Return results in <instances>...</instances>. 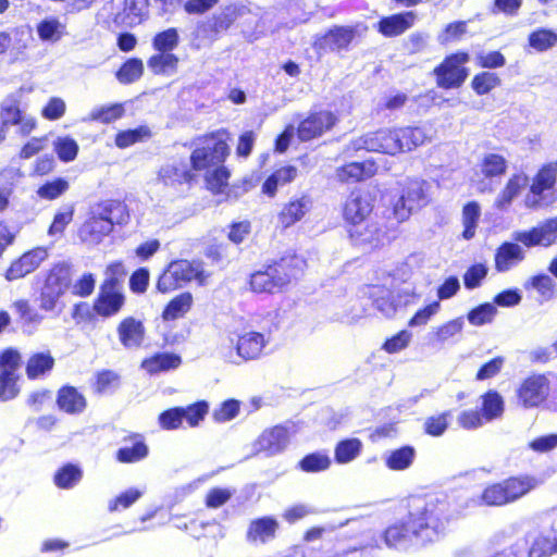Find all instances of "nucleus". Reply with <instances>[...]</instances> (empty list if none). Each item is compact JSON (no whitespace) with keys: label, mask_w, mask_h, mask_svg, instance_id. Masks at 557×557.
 Listing matches in <instances>:
<instances>
[{"label":"nucleus","mask_w":557,"mask_h":557,"mask_svg":"<svg viewBox=\"0 0 557 557\" xmlns=\"http://www.w3.org/2000/svg\"><path fill=\"white\" fill-rule=\"evenodd\" d=\"M446 504L438 500L417 499L407 521L391 524L383 533L388 548L405 550L413 539L421 544L435 542L445 530Z\"/></svg>","instance_id":"obj_1"},{"label":"nucleus","mask_w":557,"mask_h":557,"mask_svg":"<svg viewBox=\"0 0 557 557\" xmlns=\"http://www.w3.org/2000/svg\"><path fill=\"white\" fill-rule=\"evenodd\" d=\"M126 207L117 201H108L95 207L90 216L83 223L78 236L89 246L100 244L108 236L115 224H126L128 221Z\"/></svg>","instance_id":"obj_2"},{"label":"nucleus","mask_w":557,"mask_h":557,"mask_svg":"<svg viewBox=\"0 0 557 557\" xmlns=\"http://www.w3.org/2000/svg\"><path fill=\"white\" fill-rule=\"evenodd\" d=\"M306 262L293 256L282 258L278 262L256 271L250 276V288L255 293H275L297 278L304 271Z\"/></svg>","instance_id":"obj_3"},{"label":"nucleus","mask_w":557,"mask_h":557,"mask_svg":"<svg viewBox=\"0 0 557 557\" xmlns=\"http://www.w3.org/2000/svg\"><path fill=\"white\" fill-rule=\"evenodd\" d=\"M228 140L230 134L224 129L200 138L190 156L193 170L207 172L212 168L223 164L230 152Z\"/></svg>","instance_id":"obj_4"},{"label":"nucleus","mask_w":557,"mask_h":557,"mask_svg":"<svg viewBox=\"0 0 557 557\" xmlns=\"http://www.w3.org/2000/svg\"><path fill=\"white\" fill-rule=\"evenodd\" d=\"M207 277L208 274L205 272L201 262L176 260L172 261L160 275L157 288L161 293H168L191 281L202 285L206 283Z\"/></svg>","instance_id":"obj_5"},{"label":"nucleus","mask_w":557,"mask_h":557,"mask_svg":"<svg viewBox=\"0 0 557 557\" xmlns=\"http://www.w3.org/2000/svg\"><path fill=\"white\" fill-rule=\"evenodd\" d=\"M552 373H533L523 379L515 391L517 406L522 409H535L542 407L549 394L552 387Z\"/></svg>","instance_id":"obj_6"},{"label":"nucleus","mask_w":557,"mask_h":557,"mask_svg":"<svg viewBox=\"0 0 557 557\" xmlns=\"http://www.w3.org/2000/svg\"><path fill=\"white\" fill-rule=\"evenodd\" d=\"M71 283V273L67 265L59 263L53 265L45 275L44 285L39 295V307L46 312L57 309L60 298Z\"/></svg>","instance_id":"obj_7"},{"label":"nucleus","mask_w":557,"mask_h":557,"mask_svg":"<svg viewBox=\"0 0 557 557\" xmlns=\"http://www.w3.org/2000/svg\"><path fill=\"white\" fill-rule=\"evenodd\" d=\"M430 202L429 184L425 181L410 180L405 183L401 195L394 205V214L399 222Z\"/></svg>","instance_id":"obj_8"},{"label":"nucleus","mask_w":557,"mask_h":557,"mask_svg":"<svg viewBox=\"0 0 557 557\" xmlns=\"http://www.w3.org/2000/svg\"><path fill=\"white\" fill-rule=\"evenodd\" d=\"M398 144L399 138L396 127L381 128L352 139L347 149L351 151L367 150L396 156L400 153V146Z\"/></svg>","instance_id":"obj_9"},{"label":"nucleus","mask_w":557,"mask_h":557,"mask_svg":"<svg viewBox=\"0 0 557 557\" xmlns=\"http://www.w3.org/2000/svg\"><path fill=\"white\" fill-rule=\"evenodd\" d=\"M557 180V161L543 165L533 177L530 191L524 198L527 208L536 209L548 205L546 193L550 191Z\"/></svg>","instance_id":"obj_10"},{"label":"nucleus","mask_w":557,"mask_h":557,"mask_svg":"<svg viewBox=\"0 0 557 557\" xmlns=\"http://www.w3.org/2000/svg\"><path fill=\"white\" fill-rule=\"evenodd\" d=\"M468 61L469 55L465 52H458L447 57L434 70L437 85L445 89L461 86L468 76V71L465 67Z\"/></svg>","instance_id":"obj_11"},{"label":"nucleus","mask_w":557,"mask_h":557,"mask_svg":"<svg viewBox=\"0 0 557 557\" xmlns=\"http://www.w3.org/2000/svg\"><path fill=\"white\" fill-rule=\"evenodd\" d=\"M269 342L270 336L264 333L255 331L244 332L238 336L236 354L230 350L227 354H223L224 359L231 363H238L236 358L244 361L258 359Z\"/></svg>","instance_id":"obj_12"},{"label":"nucleus","mask_w":557,"mask_h":557,"mask_svg":"<svg viewBox=\"0 0 557 557\" xmlns=\"http://www.w3.org/2000/svg\"><path fill=\"white\" fill-rule=\"evenodd\" d=\"M290 435L289 429L284 425L265 429L252 443L253 454L268 457L278 455L287 448Z\"/></svg>","instance_id":"obj_13"},{"label":"nucleus","mask_w":557,"mask_h":557,"mask_svg":"<svg viewBox=\"0 0 557 557\" xmlns=\"http://www.w3.org/2000/svg\"><path fill=\"white\" fill-rule=\"evenodd\" d=\"M124 305V295L121 293L114 280H107L100 287L99 295L95 301V311L102 317L116 314Z\"/></svg>","instance_id":"obj_14"},{"label":"nucleus","mask_w":557,"mask_h":557,"mask_svg":"<svg viewBox=\"0 0 557 557\" xmlns=\"http://www.w3.org/2000/svg\"><path fill=\"white\" fill-rule=\"evenodd\" d=\"M49 252L46 247H37L14 260L7 270L5 278L15 281L34 272L48 258Z\"/></svg>","instance_id":"obj_15"},{"label":"nucleus","mask_w":557,"mask_h":557,"mask_svg":"<svg viewBox=\"0 0 557 557\" xmlns=\"http://www.w3.org/2000/svg\"><path fill=\"white\" fill-rule=\"evenodd\" d=\"M336 122L337 117L330 111L311 113L300 122L297 129L298 137L302 141L311 140L331 129Z\"/></svg>","instance_id":"obj_16"},{"label":"nucleus","mask_w":557,"mask_h":557,"mask_svg":"<svg viewBox=\"0 0 557 557\" xmlns=\"http://www.w3.org/2000/svg\"><path fill=\"white\" fill-rule=\"evenodd\" d=\"M372 211V203L369 195L360 190H354L348 196L344 206V219L352 226L363 223Z\"/></svg>","instance_id":"obj_17"},{"label":"nucleus","mask_w":557,"mask_h":557,"mask_svg":"<svg viewBox=\"0 0 557 557\" xmlns=\"http://www.w3.org/2000/svg\"><path fill=\"white\" fill-rule=\"evenodd\" d=\"M525 259L524 249L517 243L505 242L495 252V269L499 273L509 272Z\"/></svg>","instance_id":"obj_18"},{"label":"nucleus","mask_w":557,"mask_h":557,"mask_svg":"<svg viewBox=\"0 0 557 557\" xmlns=\"http://www.w3.org/2000/svg\"><path fill=\"white\" fill-rule=\"evenodd\" d=\"M278 522L272 517L253 519L248 524L246 541L251 545H263L272 541L277 532Z\"/></svg>","instance_id":"obj_19"},{"label":"nucleus","mask_w":557,"mask_h":557,"mask_svg":"<svg viewBox=\"0 0 557 557\" xmlns=\"http://www.w3.org/2000/svg\"><path fill=\"white\" fill-rule=\"evenodd\" d=\"M117 335L125 348H138L145 339V326L140 320L127 317L120 322Z\"/></svg>","instance_id":"obj_20"},{"label":"nucleus","mask_w":557,"mask_h":557,"mask_svg":"<svg viewBox=\"0 0 557 557\" xmlns=\"http://www.w3.org/2000/svg\"><path fill=\"white\" fill-rule=\"evenodd\" d=\"M312 206L311 198L302 195L297 198H292L285 203L278 213V223L283 227H289L300 221Z\"/></svg>","instance_id":"obj_21"},{"label":"nucleus","mask_w":557,"mask_h":557,"mask_svg":"<svg viewBox=\"0 0 557 557\" xmlns=\"http://www.w3.org/2000/svg\"><path fill=\"white\" fill-rule=\"evenodd\" d=\"M349 237L357 246L376 247L382 243L383 233L377 224L367 219L363 223L355 224L348 228Z\"/></svg>","instance_id":"obj_22"},{"label":"nucleus","mask_w":557,"mask_h":557,"mask_svg":"<svg viewBox=\"0 0 557 557\" xmlns=\"http://www.w3.org/2000/svg\"><path fill=\"white\" fill-rule=\"evenodd\" d=\"M399 138L400 153L414 150L417 147L431 140V127L426 126H404L396 127Z\"/></svg>","instance_id":"obj_23"},{"label":"nucleus","mask_w":557,"mask_h":557,"mask_svg":"<svg viewBox=\"0 0 557 557\" xmlns=\"http://www.w3.org/2000/svg\"><path fill=\"white\" fill-rule=\"evenodd\" d=\"M416 21L413 12H404L383 17L377 23V30L385 37H396L411 28Z\"/></svg>","instance_id":"obj_24"},{"label":"nucleus","mask_w":557,"mask_h":557,"mask_svg":"<svg viewBox=\"0 0 557 557\" xmlns=\"http://www.w3.org/2000/svg\"><path fill=\"white\" fill-rule=\"evenodd\" d=\"M528 183L529 177L525 173L512 174L496 197L495 207L499 210H506L512 200L527 187Z\"/></svg>","instance_id":"obj_25"},{"label":"nucleus","mask_w":557,"mask_h":557,"mask_svg":"<svg viewBox=\"0 0 557 557\" xmlns=\"http://www.w3.org/2000/svg\"><path fill=\"white\" fill-rule=\"evenodd\" d=\"M527 290H534L537 294L539 302H547L557 297V285L554 278L547 274L531 276L523 284Z\"/></svg>","instance_id":"obj_26"},{"label":"nucleus","mask_w":557,"mask_h":557,"mask_svg":"<svg viewBox=\"0 0 557 557\" xmlns=\"http://www.w3.org/2000/svg\"><path fill=\"white\" fill-rule=\"evenodd\" d=\"M376 166L373 162H351L336 170V177L342 183H355L373 176Z\"/></svg>","instance_id":"obj_27"},{"label":"nucleus","mask_w":557,"mask_h":557,"mask_svg":"<svg viewBox=\"0 0 557 557\" xmlns=\"http://www.w3.org/2000/svg\"><path fill=\"white\" fill-rule=\"evenodd\" d=\"M508 502L513 503L535 490L541 481L532 475L511 476L504 480Z\"/></svg>","instance_id":"obj_28"},{"label":"nucleus","mask_w":557,"mask_h":557,"mask_svg":"<svg viewBox=\"0 0 557 557\" xmlns=\"http://www.w3.org/2000/svg\"><path fill=\"white\" fill-rule=\"evenodd\" d=\"M57 404L61 410L70 414H77L85 410L86 398L73 386H64L59 389Z\"/></svg>","instance_id":"obj_29"},{"label":"nucleus","mask_w":557,"mask_h":557,"mask_svg":"<svg viewBox=\"0 0 557 557\" xmlns=\"http://www.w3.org/2000/svg\"><path fill=\"white\" fill-rule=\"evenodd\" d=\"M159 177L165 185H175L191 181L193 173L186 162L172 161L160 169Z\"/></svg>","instance_id":"obj_30"},{"label":"nucleus","mask_w":557,"mask_h":557,"mask_svg":"<svg viewBox=\"0 0 557 557\" xmlns=\"http://www.w3.org/2000/svg\"><path fill=\"white\" fill-rule=\"evenodd\" d=\"M355 38V29L352 27L336 26L331 28L321 39L320 46L329 48L332 51H339L348 48Z\"/></svg>","instance_id":"obj_31"},{"label":"nucleus","mask_w":557,"mask_h":557,"mask_svg":"<svg viewBox=\"0 0 557 557\" xmlns=\"http://www.w3.org/2000/svg\"><path fill=\"white\" fill-rule=\"evenodd\" d=\"M507 168V159L496 152L483 154L479 163L480 174L490 181L499 180L506 173Z\"/></svg>","instance_id":"obj_32"},{"label":"nucleus","mask_w":557,"mask_h":557,"mask_svg":"<svg viewBox=\"0 0 557 557\" xmlns=\"http://www.w3.org/2000/svg\"><path fill=\"white\" fill-rule=\"evenodd\" d=\"M36 32L41 41L55 44L66 34V25L55 16H48L37 24Z\"/></svg>","instance_id":"obj_33"},{"label":"nucleus","mask_w":557,"mask_h":557,"mask_svg":"<svg viewBox=\"0 0 557 557\" xmlns=\"http://www.w3.org/2000/svg\"><path fill=\"white\" fill-rule=\"evenodd\" d=\"M368 295L373 305L385 317H392L396 312L392 292L383 286L374 285L368 287Z\"/></svg>","instance_id":"obj_34"},{"label":"nucleus","mask_w":557,"mask_h":557,"mask_svg":"<svg viewBox=\"0 0 557 557\" xmlns=\"http://www.w3.org/2000/svg\"><path fill=\"white\" fill-rule=\"evenodd\" d=\"M481 218V206L476 201L466 203L461 212L463 226L462 238L470 240L475 236L476 227Z\"/></svg>","instance_id":"obj_35"},{"label":"nucleus","mask_w":557,"mask_h":557,"mask_svg":"<svg viewBox=\"0 0 557 557\" xmlns=\"http://www.w3.org/2000/svg\"><path fill=\"white\" fill-rule=\"evenodd\" d=\"M182 360L174 354H157L151 358L145 359L141 363L143 369L148 373L154 374L161 371H168L178 368Z\"/></svg>","instance_id":"obj_36"},{"label":"nucleus","mask_w":557,"mask_h":557,"mask_svg":"<svg viewBox=\"0 0 557 557\" xmlns=\"http://www.w3.org/2000/svg\"><path fill=\"white\" fill-rule=\"evenodd\" d=\"M416 459V450L411 446H404L392 450L385 457V465L394 471H404L411 467Z\"/></svg>","instance_id":"obj_37"},{"label":"nucleus","mask_w":557,"mask_h":557,"mask_svg":"<svg viewBox=\"0 0 557 557\" xmlns=\"http://www.w3.org/2000/svg\"><path fill=\"white\" fill-rule=\"evenodd\" d=\"M53 364L54 359L49 351L34 354L27 361L26 375L30 380L38 379L50 372Z\"/></svg>","instance_id":"obj_38"},{"label":"nucleus","mask_w":557,"mask_h":557,"mask_svg":"<svg viewBox=\"0 0 557 557\" xmlns=\"http://www.w3.org/2000/svg\"><path fill=\"white\" fill-rule=\"evenodd\" d=\"M124 107L120 103L95 107L83 122H100L103 124L112 123L124 115Z\"/></svg>","instance_id":"obj_39"},{"label":"nucleus","mask_w":557,"mask_h":557,"mask_svg":"<svg viewBox=\"0 0 557 557\" xmlns=\"http://www.w3.org/2000/svg\"><path fill=\"white\" fill-rule=\"evenodd\" d=\"M178 58L173 53L160 52L147 61L148 69L157 75H172L176 72Z\"/></svg>","instance_id":"obj_40"},{"label":"nucleus","mask_w":557,"mask_h":557,"mask_svg":"<svg viewBox=\"0 0 557 557\" xmlns=\"http://www.w3.org/2000/svg\"><path fill=\"white\" fill-rule=\"evenodd\" d=\"M363 444L359 438H347L338 442L334 449L335 461L345 465L354 461L361 454Z\"/></svg>","instance_id":"obj_41"},{"label":"nucleus","mask_w":557,"mask_h":557,"mask_svg":"<svg viewBox=\"0 0 557 557\" xmlns=\"http://www.w3.org/2000/svg\"><path fill=\"white\" fill-rule=\"evenodd\" d=\"M151 137L148 126L141 125L134 129L119 132L115 136V145L121 149L128 148L137 143H143Z\"/></svg>","instance_id":"obj_42"},{"label":"nucleus","mask_w":557,"mask_h":557,"mask_svg":"<svg viewBox=\"0 0 557 557\" xmlns=\"http://www.w3.org/2000/svg\"><path fill=\"white\" fill-rule=\"evenodd\" d=\"M193 304V296L189 293H183L172 299L165 307L162 317L166 321L175 320L187 313Z\"/></svg>","instance_id":"obj_43"},{"label":"nucleus","mask_w":557,"mask_h":557,"mask_svg":"<svg viewBox=\"0 0 557 557\" xmlns=\"http://www.w3.org/2000/svg\"><path fill=\"white\" fill-rule=\"evenodd\" d=\"M557 45V33L539 28L529 35V46L537 52H544Z\"/></svg>","instance_id":"obj_44"},{"label":"nucleus","mask_w":557,"mask_h":557,"mask_svg":"<svg viewBox=\"0 0 557 557\" xmlns=\"http://www.w3.org/2000/svg\"><path fill=\"white\" fill-rule=\"evenodd\" d=\"M148 455L147 445L139 438H135L131 445H124L116 453L120 462H137Z\"/></svg>","instance_id":"obj_45"},{"label":"nucleus","mask_w":557,"mask_h":557,"mask_svg":"<svg viewBox=\"0 0 557 557\" xmlns=\"http://www.w3.org/2000/svg\"><path fill=\"white\" fill-rule=\"evenodd\" d=\"M350 519L339 521H326L321 525H315L306 531L304 541L306 543H315L322 541L327 534L335 532L337 529L343 528L349 523Z\"/></svg>","instance_id":"obj_46"},{"label":"nucleus","mask_w":557,"mask_h":557,"mask_svg":"<svg viewBox=\"0 0 557 557\" xmlns=\"http://www.w3.org/2000/svg\"><path fill=\"white\" fill-rule=\"evenodd\" d=\"M482 414L486 421H491L503 414L504 400L497 392L490 391L482 396Z\"/></svg>","instance_id":"obj_47"},{"label":"nucleus","mask_w":557,"mask_h":557,"mask_svg":"<svg viewBox=\"0 0 557 557\" xmlns=\"http://www.w3.org/2000/svg\"><path fill=\"white\" fill-rule=\"evenodd\" d=\"M143 71L144 64L141 60L129 59L116 72V78L121 84H131L140 78Z\"/></svg>","instance_id":"obj_48"},{"label":"nucleus","mask_w":557,"mask_h":557,"mask_svg":"<svg viewBox=\"0 0 557 557\" xmlns=\"http://www.w3.org/2000/svg\"><path fill=\"white\" fill-rule=\"evenodd\" d=\"M22 115L16 96H9L1 102V124L4 128L9 124L17 125Z\"/></svg>","instance_id":"obj_49"},{"label":"nucleus","mask_w":557,"mask_h":557,"mask_svg":"<svg viewBox=\"0 0 557 557\" xmlns=\"http://www.w3.org/2000/svg\"><path fill=\"white\" fill-rule=\"evenodd\" d=\"M14 34L15 40L10 49L11 61H25L27 59V49L32 41V36L22 28H16Z\"/></svg>","instance_id":"obj_50"},{"label":"nucleus","mask_w":557,"mask_h":557,"mask_svg":"<svg viewBox=\"0 0 557 557\" xmlns=\"http://www.w3.org/2000/svg\"><path fill=\"white\" fill-rule=\"evenodd\" d=\"M331 466V458L325 453H312L305 456L299 467L305 472H320L329 469Z\"/></svg>","instance_id":"obj_51"},{"label":"nucleus","mask_w":557,"mask_h":557,"mask_svg":"<svg viewBox=\"0 0 557 557\" xmlns=\"http://www.w3.org/2000/svg\"><path fill=\"white\" fill-rule=\"evenodd\" d=\"M481 499L483 504L487 506H503L509 504L504 481L485 487Z\"/></svg>","instance_id":"obj_52"},{"label":"nucleus","mask_w":557,"mask_h":557,"mask_svg":"<svg viewBox=\"0 0 557 557\" xmlns=\"http://www.w3.org/2000/svg\"><path fill=\"white\" fill-rule=\"evenodd\" d=\"M53 148L59 159L63 162L73 161L78 152V145L75 139L69 136H60L53 141Z\"/></svg>","instance_id":"obj_53"},{"label":"nucleus","mask_w":557,"mask_h":557,"mask_svg":"<svg viewBox=\"0 0 557 557\" xmlns=\"http://www.w3.org/2000/svg\"><path fill=\"white\" fill-rule=\"evenodd\" d=\"M557 553V536H537L530 549L529 557H550Z\"/></svg>","instance_id":"obj_54"},{"label":"nucleus","mask_w":557,"mask_h":557,"mask_svg":"<svg viewBox=\"0 0 557 557\" xmlns=\"http://www.w3.org/2000/svg\"><path fill=\"white\" fill-rule=\"evenodd\" d=\"M145 493V490L131 487L125 492L119 494L115 498L111 499L108 504L109 511H117L121 509H127L134 503H136Z\"/></svg>","instance_id":"obj_55"},{"label":"nucleus","mask_w":557,"mask_h":557,"mask_svg":"<svg viewBox=\"0 0 557 557\" xmlns=\"http://www.w3.org/2000/svg\"><path fill=\"white\" fill-rule=\"evenodd\" d=\"M236 490L233 487H213L208 491L205 497V505L210 509H218L226 504Z\"/></svg>","instance_id":"obj_56"},{"label":"nucleus","mask_w":557,"mask_h":557,"mask_svg":"<svg viewBox=\"0 0 557 557\" xmlns=\"http://www.w3.org/2000/svg\"><path fill=\"white\" fill-rule=\"evenodd\" d=\"M497 313V309L493 304L486 302L472 309L468 313V321L470 324L481 326L491 323Z\"/></svg>","instance_id":"obj_57"},{"label":"nucleus","mask_w":557,"mask_h":557,"mask_svg":"<svg viewBox=\"0 0 557 557\" xmlns=\"http://www.w3.org/2000/svg\"><path fill=\"white\" fill-rule=\"evenodd\" d=\"M18 375L16 373L0 372V399L8 401L14 399L18 393Z\"/></svg>","instance_id":"obj_58"},{"label":"nucleus","mask_w":557,"mask_h":557,"mask_svg":"<svg viewBox=\"0 0 557 557\" xmlns=\"http://www.w3.org/2000/svg\"><path fill=\"white\" fill-rule=\"evenodd\" d=\"M82 478L79 468L67 465L61 468L54 475V482L59 487L70 488L77 484Z\"/></svg>","instance_id":"obj_59"},{"label":"nucleus","mask_w":557,"mask_h":557,"mask_svg":"<svg viewBox=\"0 0 557 557\" xmlns=\"http://www.w3.org/2000/svg\"><path fill=\"white\" fill-rule=\"evenodd\" d=\"M153 48L159 52H169L178 45V34L175 28H169L157 34L152 41Z\"/></svg>","instance_id":"obj_60"},{"label":"nucleus","mask_w":557,"mask_h":557,"mask_svg":"<svg viewBox=\"0 0 557 557\" xmlns=\"http://www.w3.org/2000/svg\"><path fill=\"white\" fill-rule=\"evenodd\" d=\"M230 173L223 164H220L215 168L206 172V181L208 188L214 193H220L223 190V187L227 185Z\"/></svg>","instance_id":"obj_61"},{"label":"nucleus","mask_w":557,"mask_h":557,"mask_svg":"<svg viewBox=\"0 0 557 557\" xmlns=\"http://www.w3.org/2000/svg\"><path fill=\"white\" fill-rule=\"evenodd\" d=\"M124 12L131 25L139 24L148 13V0H125Z\"/></svg>","instance_id":"obj_62"},{"label":"nucleus","mask_w":557,"mask_h":557,"mask_svg":"<svg viewBox=\"0 0 557 557\" xmlns=\"http://www.w3.org/2000/svg\"><path fill=\"white\" fill-rule=\"evenodd\" d=\"M463 324H465L463 319L457 318V319L450 320V321L437 326L434 330L435 339L438 343L447 342L448 339H450L454 336L461 333V331L463 329Z\"/></svg>","instance_id":"obj_63"},{"label":"nucleus","mask_w":557,"mask_h":557,"mask_svg":"<svg viewBox=\"0 0 557 557\" xmlns=\"http://www.w3.org/2000/svg\"><path fill=\"white\" fill-rule=\"evenodd\" d=\"M208 410L209 406L206 401H198L182 408L183 421L185 420L190 428H195L205 419Z\"/></svg>","instance_id":"obj_64"}]
</instances>
